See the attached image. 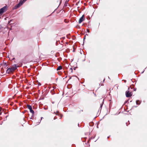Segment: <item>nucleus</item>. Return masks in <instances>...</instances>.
<instances>
[{
    "label": "nucleus",
    "mask_w": 147,
    "mask_h": 147,
    "mask_svg": "<svg viewBox=\"0 0 147 147\" xmlns=\"http://www.w3.org/2000/svg\"><path fill=\"white\" fill-rule=\"evenodd\" d=\"M42 117L41 118V119H42Z\"/></svg>",
    "instance_id": "5701e85b"
},
{
    "label": "nucleus",
    "mask_w": 147,
    "mask_h": 147,
    "mask_svg": "<svg viewBox=\"0 0 147 147\" xmlns=\"http://www.w3.org/2000/svg\"><path fill=\"white\" fill-rule=\"evenodd\" d=\"M85 38V36L84 38V40Z\"/></svg>",
    "instance_id": "6ab92c4d"
},
{
    "label": "nucleus",
    "mask_w": 147,
    "mask_h": 147,
    "mask_svg": "<svg viewBox=\"0 0 147 147\" xmlns=\"http://www.w3.org/2000/svg\"><path fill=\"white\" fill-rule=\"evenodd\" d=\"M103 103H103V102H102V104H101V105H100V107H102V105H103Z\"/></svg>",
    "instance_id": "9b49d317"
},
{
    "label": "nucleus",
    "mask_w": 147,
    "mask_h": 147,
    "mask_svg": "<svg viewBox=\"0 0 147 147\" xmlns=\"http://www.w3.org/2000/svg\"><path fill=\"white\" fill-rule=\"evenodd\" d=\"M62 69V67L61 66H60L59 67H58L57 69V70H59Z\"/></svg>",
    "instance_id": "423d86ee"
},
{
    "label": "nucleus",
    "mask_w": 147,
    "mask_h": 147,
    "mask_svg": "<svg viewBox=\"0 0 147 147\" xmlns=\"http://www.w3.org/2000/svg\"><path fill=\"white\" fill-rule=\"evenodd\" d=\"M30 112L32 114H33L34 113V111L32 110H30Z\"/></svg>",
    "instance_id": "1a4fd4ad"
},
{
    "label": "nucleus",
    "mask_w": 147,
    "mask_h": 147,
    "mask_svg": "<svg viewBox=\"0 0 147 147\" xmlns=\"http://www.w3.org/2000/svg\"><path fill=\"white\" fill-rule=\"evenodd\" d=\"M16 69V65L14 64L11 67L7 69V73L8 74L12 73Z\"/></svg>",
    "instance_id": "f257e3e1"
},
{
    "label": "nucleus",
    "mask_w": 147,
    "mask_h": 147,
    "mask_svg": "<svg viewBox=\"0 0 147 147\" xmlns=\"http://www.w3.org/2000/svg\"><path fill=\"white\" fill-rule=\"evenodd\" d=\"M53 103H54V102H52V103H53Z\"/></svg>",
    "instance_id": "4be33fe9"
},
{
    "label": "nucleus",
    "mask_w": 147,
    "mask_h": 147,
    "mask_svg": "<svg viewBox=\"0 0 147 147\" xmlns=\"http://www.w3.org/2000/svg\"><path fill=\"white\" fill-rule=\"evenodd\" d=\"M69 71L71 73L73 72V69L72 68H69Z\"/></svg>",
    "instance_id": "0eeeda50"
},
{
    "label": "nucleus",
    "mask_w": 147,
    "mask_h": 147,
    "mask_svg": "<svg viewBox=\"0 0 147 147\" xmlns=\"http://www.w3.org/2000/svg\"><path fill=\"white\" fill-rule=\"evenodd\" d=\"M67 3L66 2H65V4H67Z\"/></svg>",
    "instance_id": "a211bd4d"
},
{
    "label": "nucleus",
    "mask_w": 147,
    "mask_h": 147,
    "mask_svg": "<svg viewBox=\"0 0 147 147\" xmlns=\"http://www.w3.org/2000/svg\"><path fill=\"white\" fill-rule=\"evenodd\" d=\"M27 106L28 109H30L32 108L31 106L30 105H27Z\"/></svg>",
    "instance_id": "6e6552de"
},
{
    "label": "nucleus",
    "mask_w": 147,
    "mask_h": 147,
    "mask_svg": "<svg viewBox=\"0 0 147 147\" xmlns=\"http://www.w3.org/2000/svg\"><path fill=\"white\" fill-rule=\"evenodd\" d=\"M138 102H137V101H136V103L137 104H140V103H139V104H138Z\"/></svg>",
    "instance_id": "f8f14e48"
},
{
    "label": "nucleus",
    "mask_w": 147,
    "mask_h": 147,
    "mask_svg": "<svg viewBox=\"0 0 147 147\" xmlns=\"http://www.w3.org/2000/svg\"><path fill=\"white\" fill-rule=\"evenodd\" d=\"M71 77H69V80L71 79Z\"/></svg>",
    "instance_id": "ddd939ff"
},
{
    "label": "nucleus",
    "mask_w": 147,
    "mask_h": 147,
    "mask_svg": "<svg viewBox=\"0 0 147 147\" xmlns=\"http://www.w3.org/2000/svg\"><path fill=\"white\" fill-rule=\"evenodd\" d=\"M132 93L131 92H130L129 91H126L125 92L126 96L127 97H130L132 95Z\"/></svg>",
    "instance_id": "20e7f679"
},
{
    "label": "nucleus",
    "mask_w": 147,
    "mask_h": 147,
    "mask_svg": "<svg viewBox=\"0 0 147 147\" xmlns=\"http://www.w3.org/2000/svg\"><path fill=\"white\" fill-rule=\"evenodd\" d=\"M136 101H140L139 100H136Z\"/></svg>",
    "instance_id": "aec40b11"
},
{
    "label": "nucleus",
    "mask_w": 147,
    "mask_h": 147,
    "mask_svg": "<svg viewBox=\"0 0 147 147\" xmlns=\"http://www.w3.org/2000/svg\"><path fill=\"white\" fill-rule=\"evenodd\" d=\"M64 21L65 22V23H67V22H68V21H67V20H65H65H64Z\"/></svg>",
    "instance_id": "9d476101"
},
{
    "label": "nucleus",
    "mask_w": 147,
    "mask_h": 147,
    "mask_svg": "<svg viewBox=\"0 0 147 147\" xmlns=\"http://www.w3.org/2000/svg\"><path fill=\"white\" fill-rule=\"evenodd\" d=\"M1 110H0V115H1Z\"/></svg>",
    "instance_id": "2eb2a0df"
},
{
    "label": "nucleus",
    "mask_w": 147,
    "mask_h": 147,
    "mask_svg": "<svg viewBox=\"0 0 147 147\" xmlns=\"http://www.w3.org/2000/svg\"><path fill=\"white\" fill-rule=\"evenodd\" d=\"M7 10L6 6H4L0 9V16H1L3 13L6 11Z\"/></svg>",
    "instance_id": "7ed1b4c3"
},
{
    "label": "nucleus",
    "mask_w": 147,
    "mask_h": 147,
    "mask_svg": "<svg viewBox=\"0 0 147 147\" xmlns=\"http://www.w3.org/2000/svg\"><path fill=\"white\" fill-rule=\"evenodd\" d=\"M29 110H30H30H32V108H30V109H29Z\"/></svg>",
    "instance_id": "f3484780"
},
{
    "label": "nucleus",
    "mask_w": 147,
    "mask_h": 147,
    "mask_svg": "<svg viewBox=\"0 0 147 147\" xmlns=\"http://www.w3.org/2000/svg\"><path fill=\"white\" fill-rule=\"evenodd\" d=\"M73 49H74V50L73 51V52H74L75 51H74V47H73Z\"/></svg>",
    "instance_id": "dca6fc26"
},
{
    "label": "nucleus",
    "mask_w": 147,
    "mask_h": 147,
    "mask_svg": "<svg viewBox=\"0 0 147 147\" xmlns=\"http://www.w3.org/2000/svg\"><path fill=\"white\" fill-rule=\"evenodd\" d=\"M38 85H41V84H40V83H39L38 84Z\"/></svg>",
    "instance_id": "4468645a"
},
{
    "label": "nucleus",
    "mask_w": 147,
    "mask_h": 147,
    "mask_svg": "<svg viewBox=\"0 0 147 147\" xmlns=\"http://www.w3.org/2000/svg\"><path fill=\"white\" fill-rule=\"evenodd\" d=\"M74 70H75V68H74Z\"/></svg>",
    "instance_id": "412c9836"
},
{
    "label": "nucleus",
    "mask_w": 147,
    "mask_h": 147,
    "mask_svg": "<svg viewBox=\"0 0 147 147\" xmlns=\"http://www.w3.org/2000/svg\"><path fill=\"white\" fill-rule=\"evenodd\" d=\"M27 0H20L19 3L16 5L14 7V9H17L22 5L23 3Z\"/></svg>",
    "instance_id": "f03ea898"
},
{
    "label": "nucleus",
    "mask_w": 147,
    "mask_h": 147,
    "mask_svg": "<svg viewBox=\"0 0 147 147\" xmlns=\"http://www.w3.org/2000/svg\"><path fill=\"white\" fill-rule=\"evenodd\" d=\"M85 19V16L84 15H83L80 18L78 21V23L79 24L82 23Z\"/></svg>",
    "instance_id": "39448f33"
}]
</instances>
